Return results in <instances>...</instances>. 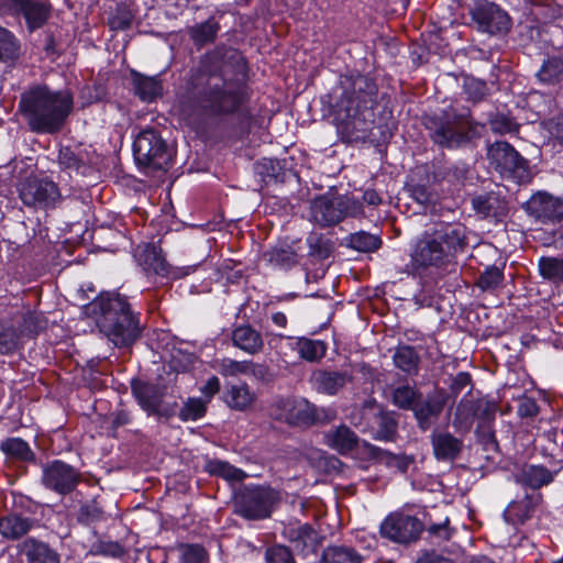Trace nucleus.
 I'll use <instances>...</instances> for the list:
<instances>
[{
	"mask_svg": "<svg viewBox=\"0 0 563 563\" xmlns=\"http://www.w3.org/2000/svg\"><path fill=\"white\" fill-rule=\"evenodd\" d=\"M246 64L232 47L217 46L201 59L183 112L188 117H222L236 112L245 100Z\"/></svg>",
	"mask_w": 563,
	"mask_h": 563,
	"instance_id": "obj_1",
	"label": "nucleus"
},
{
	"mask_svg": "<svg viewBox=\"0 0 563 563\" xmlns=\"http://www.w3.org/2000/svg\"><path fill=\"white\" fill-rule=\"evenodd\" d=\"M340 95L335 103L336 129L342 140L357 142L365 140L372 125V108L377 87L364 75L342 76Z\"/></svg>",
	"mask_w": 563,
	"mask_h": 563,
	"instance_id": "obj_2",
	"label": "nucleus"
},
{
	"mask_svg": "<svg viewBox=\"0 0 563 563\" xmlns=\"http://www.w3.org/2000/svg\"><path fill=\"white\" fill-rule=\"evenodd\" d=\"M19 107L33 132L53 134L62 130L70 114L73 97L68 91L36 87L22 95Z\"/></svg>",
	"mask_w": 563,
	"mask_h": 563,
	"instance_id": "obj_3",
	"label": "nucleus"
},
{
	"mask_svg": "<svg viewBox=\"0 0 563 563\" xmlns=\"http://www.w3.org/2000/svg\"><path fill=\"white\" fill-rule=\"evenodd\" d=\"M100 310L97 325L115 346H129L141 335V327L130 303L118 292L101 295L95 302Z\"/></svg>",
	"mask_w": 563,
	"mask_h": 563,
	"instance_id": "obj_4",
	"label": "nucleus"
},
{
	"mask_svg": "<svg viewBox=\"0 0 563 563\" xmlns=\"http://www.w3.org/2000/svg\"><path fill=\"white\" fill-rule=\"evenodd\" d=\"M268 416L274 421L292 428H310L328 423L335 417L331 408L318 407L301 397H278L268 407Z\"/></svg>",
	"mask_w": 563,
	"mask_h": 563,
	"instance_id": "obj_5",
	"label": "nucleus"
},
{
	"mask_svg": "<svg viewBox=\"0 0 563 563\" xmlns=\"http://www.w3.org/2000/svg\"><path fill=\"white\" fill-rule=\"evenodd\" d=\"M424 125L433 142L443 147H457L477 134V125L468 112L445 111L441 115L426 118Z\"/></svg>",
	"mask_w": 563,
	"mask_h": 563,
	"instance_id": "obj_6",
	"label": "nucleus"
},
{
	"mask_svg": "<svg viewBox=\"0 0 563 563\" xmlns=\"http://www.w3.org/2000/svg\"><path fill=\"white\" fill-rule=\"evenodd\" d=\"M134 159L145 173L165 172L173 159L174 150L153 128L141 131L133 142Z\"/></svg>",
	"mask_w": 563,
	"mask_h": 563,
	"instance_id": "obj_7",
	"label": "nucleus"
},
{
	"mask_svg": "<svg viewBox=\"0 0 563 563\" xmlns=\"http://www.w3.org/2000/svg\"><path fill=\"white\" fill-rule=\"evenodd\" d=\"M277 501L278 493L271 487L243 486L233 496V511L247 520H262L271 517Z\"/></svg>",
	"mask_w": 563,
	"mask_h": 563,
	"instance_id": "obj_8",
	"label": "nucleus"
},
{
	"mask_svg": "<svg viewBox=\"0 0 563 563\" xmlns=\"http://www.w3.org/2000/svg\"><path fill=\"white\" fill-rule=\"evenodd\" d=\"M486 157L489 166L505 177H522L527 170V161L504 141L488 145Z\"/></svg>",
	"mask_w": 563,
	"mask_h": 563,
	"instance_id": "obj_9",
	"label": "nucleus"
},
{
	"mask_svg": "<svg viewBox=\"0 0 563 563\" xmlns=\"http://www.w3.org/2000/svg\"><path fill=\"white\" fill-rule=\"evenodd\" d=\"M18 191L22 202L32 208H49L60 198L55 183L37 177L25 178L19 184Z\"/></svg>",
	"mask_w": 563,
	"mask_h": 563,
	"instance_id": "obj_10",
	"label": "nucleus"
},
{
	"mask_svg": "<svg viewBox=\"0 0 563 563\" xmlns=\"http://www.w3.org/2000/svg\"><path fill=\"white\" fill-rule=\"evenodd\" d=\"M422 530L418 518L402 512L388 515L379 527L382 537L402 544L417 541Z\"/></svg>",
	"mask_w": 563,
	"mask_h": 563,
	"instance_id": "obj_11",
	"label": "nucleus"
},
{
	"mask_svg": "<svg viewBox=\"0 0 563 563\" xmlns=\"http://www.w3.org/2000/svg\"><path fill=\"white\" fill-rule=\"evenodd\" d=\"M42 327L37 324L36 317L29 313L23 317L0 321V353L7 354L18 349L21 336L37 333Z\"/></svg>",
	"mask_w": 563,
	"mask_h": 563,
	"instance_id": "obj_12",
	"label": "nucleus"
},
{
	"mask_svg": "<svg viewBox=\"0 0 563 563\" xmlns=\"http://www.w3.org/2000/svg\"><path fill=\"white\" fill-rule=\"evenodd\" d=\"M525 210L542 224H555L563 220V198L539 191L525 203Z\"/></svg>",
	"mask_w": 563,
	"mask_h": 563,
	"instance_id": "obj_13",
	"label": "nucleus"
},
{
	"mask_svg": "<svg viewBox=\"0 0 563 563\" xmlns=\"http://www.w3.org/2000/svg\"><path fill=\"white\" fill-rule=\"evenodd\" d=\"M471 15L482 32L498 34L507 32L510 27L508 14L495 3H478L471 10Z\"/></svg>",
	"mask_w": 563,
	"mask_h": 563,
	"instance_id": "obj_14",
	"label": "nucleus"
},
{
	"mask_svg": "<svg viewBox=\"0 0 563 563\" xmlns=\"http://www.w3.org/2000/svg\"><path fill=\"white\" fill-rule=\"evenodd\" d=\"M412 265L417 268L441 267L451 260L448 257L442 243L426 232L416 243L411 253Z\"/></svg>",
	"mask_w": 563,
	"mask_h": 563,
	"instance_id": "obj_15",
	"label": "nucleus"
},
{
	"mask_svg": "<svg viewBox=\"0 0 563 563\" xmlns=\"http://www.w3.org/2000/svg\"><path fill=\"white\" fill-rule=\"evenodd\" d=\"M42 482L46 488L66 495L77 486L79 473L62 461H54L44 466Z\"/></svg>",
	"mask_w": 563,
	"mask_h": 563,
	"instance_id": "obj_16",
	"label": "nucleus"
},
{
	"mask_svg": "<svg viewBox=\"0 0 563 563\" xmlns=\"http://www.w3.org/2000/svg\"><path fill=\"white\" fill-rule=\"evenodd\" d=\"M431 234L438 243H442L450 260L467 246V229L460 222H440Z\"/></svg>",
	"mask_w": 563,
	"mask_h": 563,
	"instance_id": "obj_17",
	"label": "nucleus"
},
{
	"mask_svg": "<svg viewBox=\"0 0 563 563\" xmlns=\"http://www.w3.org/2000/svg\"><path fill=\"white\" fill-rule=\"evenodd\" d=\"M445 404L446 395L442 390H434L426 397L421 395L412 410L418 428L422 431L429 430L441 416Z\"/></svg>",
	"mask_w": 563,
	"mask_h": 563,
	"instance_id": "obj_18",
	"label": "nucleus"
},
{
	"mask_svg": "<svg viewBox=\"0 0 563 563\" xmlns=\"http://www.w3.org/2000/svg\"><path fill=\"white\" fill-rule=\"evenodd\" d=\"M132 391L140 406L148 412L158 417L168 418L174 413L173 409H161L163 393L159 387L146 383H133Z\"/></svg>",
	"mask_w": 563,
	"mask_h": 563,
	"instance_id": "obj_19",
	"label": "nucleus"
},
{
	"mask_svg": "<svg viewBox=\"0 0 563 563\" xmlns=\"http://www.w3.org/2000/svg\"><path fill=\"white\" fill-rule=\"evenodd\" d=\"M352 380V374L346 371L316 369L310 377L312 387L325 395H336Z\"/></svg>",
	"mask_w": 563,
	"mask_h": 563,
	"instance_id": "obj_20",
	"label": "nucleus"
},
{
	"mask_svg": "<svg viewBox=\"0 0 563 563\" xmlns=\"http://www.w3.org/2000/svg\"><path fill=\"white\" fill-rule=\"evenodd\" d=\"M311 220L320 227H331L342 221L339 197L320 196L310 206Z\"/></svg>",
	"mask_w": 563,
	"mask_h": 563,
	"instance_id": "obj_21",
	"label": "nucleus"
},
{
	"mask_svg": "<svg viewBox=\"0 0 563 563\" xmlns=\"http://www.w3.org/2000/svg\"><path fill=\"white\" fill-rule=\"evenodd\" d=\"M20 554L26 563H60L59 553L48 543L35 538H26L18 544Z\"/></svg>",
	"mask_w": 563,
	"mask_h": 563,
	"instance_id": "obj_22",
	"label": "nucleus"
},
{
	"mask_svg": "<svg viewBox=\"0 0 563 563\" xmlns=\"http://www.w3.org/2000/svg\"><path fill=\"white\" fill-rule=\"evenodd\" d=\"M434 457L438 461L451 462L456 460L462 450L463 441L448 431L434 430L431 434Z\"/></svg>",
	"mask_w": 563,
	"mask_h": 563,
	"instance_id": "obj_23",
	"label": "nucleus"
},
{
	"mask_svg": "<svg viewBox=\"0 0 563 563\" xmlns=\"http://www.w3.org/2000/svg\"><path fill=\"white\" fill-rule=\"evenodd\" d=\"M541 501L539 493L527 494L523 498L511 501L504 511L507 522L517 526L529 520Z\"/></svg>",
	"mask_w": 563,
	"mask_h": 563,
	"instance_id": "obj_24",
	"label": "nucleus"
},
{
	"mask_svg": "<svg viewBox=\"0 0 563 563\" xmlns=\"http://www.w3.org/2000/svg\"><path fill=\"white\" fill-rule=\"evenodd\" d=\"M135 258L143 269L147 273H154L161 276H167L170 267L162 254V250L154 244H144L137 246Z\"/></svg>",
	"mask_w": 563,
	"mask_h": 563,
	"instance_id": "obj_25",
	"label": "nucleus"
},
{
	"mask_svg": "<svg viewBox=\"0 0 563 563\" xmlns=\"http://www.w3.org/2000/svg\"><path fill=\"white\" fill-rule=\"evenodd\" d=\"M475 212L484 218L501 219L508 213L507 201L496 192L477 195L472 199Z\"/></svg>",
	"mask_w": 563,
	"mask_h": 563,
	"instance_id": "obj_26",
	"label": "nucleus"
},
{
	"mask_svg": "<svg viewBox=\"0 0 563 563\" xmlns=\"http://www.w3.org/2000/svg\"><path fill=\"white\" fill-rule=\"evenodd\" d=\"M325 444L340 454H347L358 446V435L347 426L329 430L324 435Z\"/></svg>",
	"mask_w": 563,
	"mask_h": 563,
	"instance_id": "obj_27",
	"label": "nucleus"
},
{
	"mask_svg": "<svg viewBox=\"0 0 563 563\" xmlns=\"http://www.w3.org/2000/svg\"><path fill=\"white\" fill-rule=\"evenodd\" d=\"M286 537L291 542L295 550L303 555L314 553L320 545V537L318 532L309 525L289 528L286 531Z\"/></svg>",
	"mask_w": 563,
	"mask_h": 563,
	"instance_id": "obj_28",
	"label": "nucleus"
},
{
	"mask_svg": "<svg viewBox=\"0 0 563 563\" xmlns=\"http://www.w3.org/2000/svg\"><path fill=\"white\" fill-rule=\"evenodd\" d=\"M21 13L30 31L42 27L49 18L51 4L48 0H24Z\"/></svg>",
	"mask_w": 563,
	"mask_h": 563,
	"instance_id": "obj_29",
	"label": "nucleus"
},
{
	"mask_svg": "<svg viewBox=\"0 0 563 563\" xmlns=\"http://www.w3.org/2000/svg\"><path fill=\"white\" fill-rule=\"evenodd\" d=\"M0 450L7 461L18 463H33L36 460L34 451L29 443L21 438H8L0 444Z\"/></svg>",
	"mask_w": 563,
	"mask_h": 563,
	"instance_id": "obj_30",
	"label": "nucleus"
},
{
	"mask_svg": "<svg viewBox=\"0 0 563 563\" xmlns=\"http://www.w3.org/2000/svg\"><path fill=\"white\" fill-rule=\"evenodd\" d=\"M33 527V520L18 514H9L0 517V534L8 540H18L29 533Z\"/></svg>",
	"mask_w": 563,
	"mask_h": 563,
	"instance_id": "obj_31",
	"label": "nucleus"
},
{
	"mask_svg": "<svg viewBox=\"0 0 563 563\" xmlns=\"http://www.w3.org/2000/svg\"><path fill=\"white\" fill-rule=\"evenodd\" d=\"M220 31V24L214 16H210L203 22L196 23L188 27L189 38L198 48L207 44L213 43Z\"/></svg>",
	"mask_w": 563,
	"mask_h": 563,
	"instance_id": "obj_32",
	"label": "nucleus"
},
{
	"mask_svg": "<svg viewBox=\"0 0 563 563\" xmlns=\"http://www.w3.org/2000/svg\"><path fill=\"white\" fill-rule=\"evenodd\" d=\"M232 341L236 347L250 354H256L263 349L261 333L250 325H241L234 329Z\"/></svg>",
	"mask_w": 563,
	"mask_h": 563,
	"instance_id": "obj_33",
	"label": "nucleus"
},
{
	"mask_svg": "<svg viewBox=\"0 0 563 563\" xmlns=\"http://www.w3.org/2000/svg\"><path fill=\"white\" fill-rule=\"evenodd\" d=\"M132 84L135 95L143 101H153L162 92V84L157 77H147L132 71Z\"/></svg>",
	"mask_w": 563,
	"mask_h": 563,
	"instance_id": "obj_34",
	"label": "nucleus"
},
{
	"mask_svg": "<svg viewBox=\"0 0 563 563\" xmlns=\"http://www.w3.org/2000/svg\"><path fill=\"white\" fill-rule=\"evenodd\" d=\"M554 474H556V471H549L542 465H526L520 472L519 481L533 489H538L550 484Z\"/></svg>",
	"mask_w": 563,
	"mask_h": 563,
	"instance_id": "obj_35",
	"label": "nucleus"
},
{
	"mask_svg": "<svg viewBox=\"0 0 563 563\" xmlns=\"http://www.w3.org/2000/svg\"><path fill=\"white\" fill-rule=\"evenodd\" d=\"M475 400L468 397H463L459 401L452 422L457 432L466 433L471 430L475 418Z\"/></svg>",
	"mask_w": 563,
	"mask_h": 563,
	"instance_id": "obj_36",
	"label": "nucleus"
},
{
	"mask_svg": "<svg viewBox=\"0 0 563 563\" xmlns=\"http://www.w3.org/2000/svg\"><path fill=\"white\" fill-rule=\"evenodd\" d=\"M255 399L246 384L230 385L224 394V400L228 406L235 410H245Z\"/></svg>",
	"mask_w": 563,
	"mask_h": 563,
	"instance_id": "obj_37",
	"label": "nucleus"
},
{
	"mask_svg": "<svg viewBox=\"0 0 563 563\" xmlns=\"http://www.w3.org/2000/svg\"><path fill=\"white\" fill-rule=\"evenodd\" d=\"M205 470L209 474L222 477L230 483L242 482L247 476V474L241 468H238L225 461L217 459L208 460L205 465Z\"/></svg>",
	"mask_w": 563,
	"mask_h": 563,
	"instance_id": "obj_38",
	"label": "nucleus"
},
{
	"mask_svg": "<svg viewBox=\"0 0 563 563\" xmlns=\"http://www.w3.org/2000/svg\"><path fill=\"white\" fill-rule=\"evenodd\" d=\"M394 364L408 375H416L419 368V355L412 346L400 345L393 355Z\"/></svg>",
	"mask_w": 563,
	"mask_h": 563,
	"instance_id": "obj_39",
	"label": "nucleus"
},
{
	"mask_svg": "<svg viewBox=\"0 0 563 563\" xmlns=\"http://www.w3.org/2000/svg\"><path fill=\"white\" fill-rule=\"evenodd\" d=\"M421 393L408 384L399 385L391 390L390 400L394 406L402 410H413Z\"/></svg>",
	"mask_w": 563,
	"mask_h": 563,
	"instance_id": "obj_40",
	"label": "nucleus"
},
{
	"mask_svg": "<svg viewBox=\"0 0 563 563\" xmlns=\"http://www.w3.org/2000/svg\"><path fill=\"white\" fill-rule=\"evenodd\" d=\"M264 258L282 269H288L297 263V254L289 246L273 247L264 254Z\"/></svg>",
	"mask_w": 563,
	"mask_h": 563,
	"instance_id": "obj_41",
	"label": "nucleus"
},
{
	"mask_svg": "<svg viewBox=\"0 0 563 563\" xmlns=\"http://www.w3.org/2000/svg\"><path fill=\"white\" fill-rule=\"evenodd\" d=\"M58 165L63 170H66L69 176L74 173L84 174V170L86 169L82 157L69 146H65L59 150Z\"/></svg>",
	"mask_w": 563,
	"mask_h": 563,
	"instance_id": "obj_42",
	"label": "nucleus"
},
{
	"mask_svg": "<svg viewBox=\"0 0 563 563\" xmlns=\"http://www.w3.org/2000/svg\"><path fill=\"white\" fill-rule=\"evenodd\" d=\"M362 556L352 548L330 547L322 554V563H361Z\"/></svg>",
	"mask_w": 563,
	"mask_h": 563,
	"instance_id": "obj_43",
	"label": "nucleus"
},
{
	"mask_svg": "<svg viewBox=\"0 0 563 563\" xmlns=\"http://www.w3.org/2000/svg\"><path fill=\"white\" fill-rule=\"evenodd\" d=\"M382 240L378 235L365 231L350 234L349 246L358 252H374L380 247Z\"/></svg>",
	"mask_w": 563,
	"mask_h": 563,
	"instance_id": "obj_44",
	"label": "nucleus"
},
{
	"mask_svg": "<svg viewBox=\"0 0 563 563\" xmlns=\"http://www.w3.org/2000/svg\"><path fill=\"white\" fill-rule=\"evenodd\" d=\"M297 351L301 358L316 362L325 355L327 346L322 341L302 338L297 342Z\"/></svg>",
	"mask_w": 563,
	"mask_h": 563,
	"instance_id": "obj_45",
	"label": "nucleus"
},
{
	"mask_svg": "<svg viewBox=\"0 0 563 563\" xmlns=\"http://www.w3.org/2000/svg\"><path fill=\"white\" fill-rule=\"evenodd\" d=\"M539 272L549 282L563 283V258L541 257L539 260Z\"/></svg>",
	"mask_w": 563,
	"mask_h": 563,
	"instance_id": "obj_46",
	"label": "nucleus"
},
{
	"mask_svg": "<svg viewBox=\"0 0 563 563\" xmlns=\"http://www.w3.org/2000/svg\"><path fill=\"white\" fill-rule=\"evenodd\" d=\"M20 56V44L8 30L0 27V60H14Z\"/></svg>",
	"mask_w": 563,
	"mask_h": 563,
	"instance_id": "obj_47",
	"label": "nucleus"
},
{
	"mask_svg": "<svg viewBox=\"0 0 563 563\" xmlns=\"http://www.w3.org/2000/svg\"><path fill=\"white\" fill-rule=\"evenodd\" d=\"M563 74V59L551 57L543 62L537 77L541 82L554 84Z\"/></svg>",
	"mask_w": 563,
	"mask_h": 563,
	"instance_id": "obj_48",
	"label": "nucleus"
},
{
	"mask_svg": "<svg viewBox=\"0 0 563 563\" xmlns=\"http://www.w3.org/2000/svg\"><path fill=\"white\" fill-rule=\"evenodd\" d=\"M463 88L468 99L474 102L483 100L489 91L485 81L474 77H465Z\"/></svg>",
	"mask_w": 563,
	"mask_h": 563,
	"instance_id": "obj_49",
	"label": "nucleus"
},
{
	"mask_svg": "<svg viewBox=\"0 0 563 563\" xmlns=\"http://www.w3.org/2000/svg\"><path fill=\"white\" fill-rule=\"evenodd\" d=\"M372 453L380 461H384L389 467H395L405 473L410 464V460L402 455H395L379 448L373 446Z\"/></svg>",
	"mask_w": 563,
	"mask_h": 563,
	"instance_id": "obj_50",
	"label": "nucleus"
},
{
	"mask_svg": "<svg viewBox=\"0 0 563 563\" xmlns=\"http://www.w3.org/2000/svg\"><path fill=\"white\" fill-rule=\"evenodd\" d=\"M206 404L199 398L188 399L179 410V418L183 421L197 420L205 416Z\"/></svg>",
	"mask_w": 563,
	"mask_h": 563,
	"instance_id": "obj_51",
	"label": "nucleus"
},
{
	"mask_svg": "<svg viewBox=\"0 0 563 563\" xmlns=\"http://www.w3.org/2000/svg\"><path fill=\"white\" fill-rule=\"evenodd\" d=\"M310 254L321 260L328 258L332 252V243L330 240L320 234H311L308 238Z\"/></svg>",
	"mask_w": 563,
	"mask_h": 563,
	"instance_id": "obj_52",
	"label": "nucleus"
},
{
	"mask_svg": "<svg viewBox=\"0 0 563 563\" xmlns=\"http://www.w3.org/2000/svg\"><path fill=\"white\" fill-rule=\"evenodd\" d=\"M180 552L181 563H208V553L199 544H184Z\"/></svg>",
	"mask_w": 563,
	"mask_h": 563,
	"instance_id": "obj_53",
	"label": "nucleus"
},
{
	"mask_svg": "<svg viewBox=\"0 0 563 563\" xmlns=\"http://www.w3.org/2000/svg\"><path fill=\"white\" fill-rule=\"evenodd\" d=\"M501 280V269L496 266H489L478 277L477 286L483 290H492L495 289Z\"/></svg>",
	"mask_w": 563,
	"mask_h": 563,
	"instance_id": "obj_54",
	"label": "nucleus"
},
{
	"mask_svg": "<svg viewBox=\"0 0 563 563\" xmlns=\"http://www.w3.org/2000/svg\"><path fill=\"white\" fill-rule=\"evenodd\" d=\"M397 432V421L388 415H379L378 429L375 438L383 441H393Z\"/></svg>",
	"mask_w": 563,
	"mask_h": 563,
	"instance_id": "obj_55",
	"label": "nucleus"
},
{
	"mask_svg": "<svg viewBox=\"0 0 563 563\" xmlns=\"http://www.w3.org/2000/svg\"><path fill=\"white\" fill-rule=\"evenodd\" d=\"M339 206L342 212V220L345 217L358 218L364 216L363 205L355 197L339 196Z\"/></svg>",
	"mask_w": 563,
	"mask_h": 563,
	"instance_id": "obj_56",
	"label": "nucleus"
},
{
	"mask_svg": "<svg viewBox=\"0 0 563 563\" xmlns=\"http://www.w3.org/2000/svg\"><path fill=\"white\" fill-rule=\"evenodd\" d=\"M95 555L120 558L124 553L123 547L114 541H98L91 548Z\"/></svg>",
	"mask_w": 563,
	"mask_h": 563,
	"instance_id": "obj_57",
	"label": "nucleus"
},
{
	"mask_svg": "<svg viewBox=\"0 0 563 563\" xmlns=\"http://www.w3.org/2000/svg\"><path fill=\"white\" fill-rule=\"evenodd\" d=\"M249 361H235L223 358L219 364V371L224 376H238L247 374Z\"/></svg>",
	"mask_w": 563,
	"mask_h": 563,
	"instance_id": "obj_58",
	"label": "nucleus"
},
{
	"mask_svg": "<svg viewBox=\"0 0 563 563\" xmlns=\"http://www.w3.org/2000/svg\"><path fill=\"white\" fill-rule=\"evenodd\" d=\"M132 19L133 14L131 11L125 5L120 4L115 8L109 23L113 30H125L131 25Z\"/></svg>",
	"mask_w": 563,
	"mask_h": 563,
	"instance_id": "obj_59",
	"label": "nucleus"
},
{
	"mask_svg": "<svg viewBox=\"0 0 563 563\" xmlns=\"http://www.w3.org/2000/svg\"><path fill=\"white\" fill-rule=\"evenodd\" d=\"M258 173L262 175L264 180L274 179L278 180L282 174L283 167L280 162L273 158H263L258 165Z\"/></svg>",
	"mask_w": 563,
	"mask_h": 563,
	"instance_id": "obj_60",
	"label": "nucleus"
},
{
	"mask_svg": "<svg viewBox=\"0 0 563 563\" xmlns=\"http://www.w3.org/2000/svg\"><path fill=\"white\" fill-rule=\"evenodd\" d=\"M265 558L267 563H295L290 550L284 545L267 549Z\"/></svg>",
	"mask_w": 563,
	"mask_h": 563,
	"instance_id": "obj_61",
	"label": "nucleus"
},
{
	"mask_svg": "<svg viewBox=\"0 0 563 563\" xmlns=\"http://www.w3.org/2000/svg\"><path fill=\"white\" fill-rule=\"evenodd\" d=\"M450 520L445 518L442 522L431 523L427 528V532L435 542L448 541L451 538Z\"/></svg>",
	"mask_w": 563,
	"mask_h": 563,
	"instance_id": "obj_62",
	"label": "nucleus"
},
{
	"mask_svg": "<svg viewBox=\"0 0 563 563\" xmlns=\"http://www.w3.org/2000/svg\"><path fill=\"white\" fill-rule=\"evenodd\" d=\"M409 191L411 197L422 206L433 203L435 200V195L426 185H412L410 186Z\"/></svg>",
	"mask_w": 563,
	"mask_h": 563,
	"instance_id": "obj_63",
	"label": "nucleus"
},
{
	"mask_svg": "<svg viewBox=\"0 0 563 563\" xmlns=\"http://www.w3.org/2000/svg\"><path fill=\"white\" fill-rule=\"evenodd\" d=\"M544 128L554 139L563 143V115L554 117L544 122Z\"/></svg>",
	"mask_w": 563,
	"mask_h": 563,
	"instance_id": "obj_64",
	"label": "nucleus"
}]
</instances>
